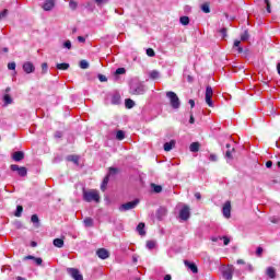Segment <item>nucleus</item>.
Returning a JSON list of instances; mask_svg holds the SVG:
<instances>
[{"label": "nucleus", "mask_w": 280, "mask_h": 280, "mask_svg": "<svg viewBox=\"0 0 280 280\" xmlns=\"http://www.w3.org/2000/svg\"><path fill=\"white\" fill-rule=\"evenodd\" d=\"M245 270H248L249 272H253V265L247 264V265L245 266Z\"/></svg>", "instance_id": "55"}, {"label": "nucleus", "mask_w": 280, "mask_h": 280, "mask_svg": "<svg viewBox=\"0 0 280 280\" xmlns=\"http://www.w3.org/2000/svg\"><path fill=\"white\" fill-rule=\"evenodd\" d=\"M106 1H108V0H95L97 5H102V3H106Z\"/></svg>", "instance_id": "57"}, {"label": "nucleus", "mask_w": 280, "mask_h": 280, "mask_svg": "<svg viewBox=\"0 0 280 280\" xmlns=\"http://www.w3.org/2000/svg\"><path fill=\"white\" fill-rule=\"evenodd\" d=\"M188 104L191 106V108H194V106H196V102L194 100H189Z\"/></svg>", "instance_id": "58"}, {"label": "nucleus", "mask_w": 280, "mask_h": 280, "mask_svg": "<svg viewBox=\"0 0 280 280\" xmlns=\"http://www.w3.org/2000/svg\"><path fill=\"white\" fill-rule=\"evenodd\" d=\"M176 148V140H171L170 142L164 143V151L171 152V150H174Z\"/></svg>", "instance_id": "17"}, {"label": "nucleus", "mask_w": 280, "mask_h": 280, "mask_svg": "<svg viewBox=\"0 0 280 280\" xmlns=\"http://www.w3.org/2000/svg\"><path fill=\"white\" fill-rule=\"evenodd\" d=\"M147 56H149V58H154L156 56V54L154 52V49L148 48Z\"/></svg>", "instance_id": "41"}, {"label": "nucleus", "mask_w": 280, "mask_h": 280, "mask_svg": "<svg viewBox=\"0 0 280 280\" xmlns=\"http://www.w3.org/2000/svg\"><path fill=\"white\" fill-rule=\"evenodd\" d=\"M256 255H257V257H261V255H264V248L262 247H257Z\"/></svg>", "instance_id": "45"}, {"label": "nucleus", "mask_w": 280, "mask_h": 280, "mask_svg": "<svg viewBox=\"0 0 280 280\" xmlns=\"http://www.w3.org/2000/svg\"><path fill=\"white\" fill-rule=\"evenodd\" d=\"M96 255H97V257H100V259H108L110 257V253L107 252L106 248L97 249Z\"/></svg>", "instance_id": "12"}, {"label": "nucleus", "mask_w": 280, "mask_h": 280, "mask_svg": "<svg viewBox=\"0 0 280 280\" xmlns=\"http://www.w3.org/2000/svg\"><path fill=\"white\" fill-rule=\"evenodd\" d=\"M137 205H139V199H135L133 201H129V202L122 203L119 207V211H121V212L130 211V210L135 209V207H137Z\"/></svg>", "instance_id": "4"}, {"label": "nucleus", "mask_w": 280, "mask_h": 280, "mask_svg": "<svg viewBox=\"0 0 280 280\" xmlns=\"http://www.w3.org/2000/svg\"><path fill=\"white\" fill-rule=\"evenodd\" d=\"M119 174V168L117 167H109L108 173L106 176H108V179L110 180L112 176H117Z\"/></svg>", "instance_id": "21"}, {"label": "nucleus", "mask_w": 280, "mask_h": 280, "mask_svg": "<svg viewBox=\"0 0 280 280\" xmlns=\"http://www.w3.org/2000/svg\"><path fill=\"white\" fill-rule=\"evenodd\" d=\"M266 167H268V168L272 167V161H267L266 162Z\"/></svg>", "instance_id": "59"}, {"label": "nucleus", "mask_w": 280, "mask_h": 280, "mask_svg": "<svg viewBox=\"0 0 280 280\" xmlns=\"http://www.w3.org/2000/svg\"><path fill=\"white\" fill-rule=\"evenodd\" d=\"M5 16H8V10L7 9H4L2 12H0V21L2 19H5Z\"/></svg>", "instance_id": "50"}, {"label": "nucleus", "mask_w": 280, "mask_h": 280, "mask_svg": "<svg viewBox=\"0 0 280 280\" xmlns=\"http://www.w3.org/2000/svg\"><path fill=\"white\" fill-rule=\"evenodd\" d=\"M57 69H59L60 71H67V69H69V63H57Z\"/></svg>", "instance_id": "32"}, {"label": "nucleus", "mask_w": 280, "mask_h": 280, "mask_svg": "<svg viewBox=\"0 0 280 280\" xmlns=\"http://www.w3.org/2000/svg\"><path fill=\"white\" fill-rule=\"evenodd\" d=\"M55 137H56L57 139H60V137H62V133H61L60 131H57L56 135H55Z\"/></svg>", "instance_id": "61"}, {"label": "nucleus", "mask_w": 280, "mask_h": 280, "mask_svg": "<svg viewBox=\"0 0 280 280\" xmlns=\"http://www.w3.org/2000/svg\"><path fill=\"white\" fill-rule=\"evenodd\" d=\"M110 179L108 178V176H105L104 177V179H103V183H102V185H101V189L103 190V191H106V187L108 186V182H109Z\"/></svg>", "instance_id": "28"}, {"label": "nucleus", "mask_w": 280, "mask_h": 280, "mask_svg": "<svg viewBox=\"0 0 280 280\" xmlns=\"http://www.w3.org/2000/svg\"><path fill=\"white\" fill-rule=\"evenodd\" d=\"M184 265L186 266V268L191 270L194 275H198V266H196L194 262L189 260H184Z\"/></svg>", "instance_id": "14"}, {"label": "nucleus", "mask_w": 280, "mask_h": 280, "mask_svg": "<svg viewBox=\"0 0 280 280\" xmlns=\"http://www.w3.org/2000/svg\"><path fill=\"white\" fill-rule=\"evenodd\" d=\"M189 215H191L189 211V206H184L179 211V218L180 220L187 221L189 220Z\"/></svg>", "instance_id": "9"}, {"label": "nucleus", "mask_w": 280, "mask_h": 280, "mask_svg": "<svg viewBox=\"0 0 280 280\" xmlns=\"http://www.w3.org/2000/svg\"><path fill=\"white\" fill-rule=\"evenodd\" d=\"M8 69H9L10 71H14V69H16V63H15V62H10V63H8Z\"/></svg>", "instance_id": "46"}, {"label": "nucleus", "mask_w": 280, "mask_h": 280, "mask_svg": "<svg viewBox=\"0 0 280 280\" xmlns=\"http://www.w3.org/2000/svg\"><path fill=\"white\" fill-rule=\"evenodd\" d=\"M145 223L141 222L138 224L137 226V231L139 233V235H145Z\"/></svg>", "instance_id": "24"}, {"label": "nucleus", "mask_w": 280, "mask_h": 280, "mask_svg": "<svg viewBox=\"0 0 280 280\" xmlns=\"http://www.w3.org/2000/svg\"><path fill=\"white\" fill-rule=\"evenodd\" d=\"M115 73L116 75H124V73H126V68H118Z\"/></svg>", "instance_id": "43"}, {"label": "nucleus", "mask_w": 280, "mask_h": 280, "mask_svg": "<svg viewBox=\"0 0 280 280\" xmlns=\"http://www.w3.org/2000/svg\"><path fill=\"white\" fill-rule=\"evenodd\" d=\"M236 264H238V265H244V264H246V261H244V259H238V260L236 261Z\"/></svg>", "instance_id": "62"}, {"label": "nucleus", "mask_w": 280, "mask_h": 280, "mask_svg": "<svg viewBox=\"0 0 280 280\" xmlns=\"http://www.w3.org/2000/svg\"><path fill=\"white\" fill-rule=\"evenodd\" d=\"M63 47H65V49H71V40H66L63 43Z\"/></svg>", "instance_id": "51"}, {"label": "nucleus", "mask_w": 280, "mask_h": 280, "mask_svg": "<svg viewBox=\"0 0 280 280\" xmlns=\"http://www.w3.org/2000/svg\"><path fill=\"white\" fill-rule=\"evenodd\" d=\"M56 7V0H46L42 5L45 12H51V9Z\"/></svg>", "instance_id": "10"}, {"label": "nucleus", "mask_w": 280, "mask_h": 280, "mask_svg": "<svg viewBox=\"0 0 280 280\" xmlns=\"http://www.w3.org/2000/svg\"><path fill=\"white\" fill-rule=\"evenodd\" d=\"M165 215H167V208L161 207V208L156 211V218H158V220H163V219L165 218Z\"/></svg>", "instance_id": "16"}, {"label": "nucleus", "mask_w": 280, "mask_h": 280, "mask_svg": "<svg viewBox=\"0 0 280 280\" xmlns=\"http://www.w3.org/2000/svg\"><path fill=\"white\" fill-rule=\"evenodd\" d=\"M222 213H223L224 218H226V219L231 218V201H226L223 205Z\"/></svg>", "instance_id": "11"}, {"label": "nucleus", "mask_w": 280, "mask_h": 280, "mask_svg": "<svg viewBox=\"0 0 280 280\" xmlns=\"http://www.w3.org/2000/svg\"><path fill=\"white\" fill-rule=\"evenodd\" d=\"M10 167L12 172H18L19 176H27V168L25 166L12 164Z\"/></svg>", "instance_id": "8"}, {"label": "nucleus", "mask_w": 280, "mask_h": 280, "mask_svg": "<svg viewBox=\"0 0 280 280\" xmlns=\"http://www.w3.org/2000/svg\"><path fill=\"white\" fill-rule=\"evenodd\" d=\"M233 272H235V267H233V265H228V267L222 271L223 279L233 280Z\"/></svg>", "instance_id": "5"}, {"label": "nucleus", "mask_w": 280, "mask_h": 280, "mask_svg": "<svg viewBox=\"0 0 280 280\" xmlns=\"http://www.w3.org/2000/svg\"><path fill=\"white\" fill-rule=\"evenodd\" d=\"M21 213H23V206H18L15 211V218H21Z\"/></svg>", "instance_id": "39"}, {"label": "nucleus", "mask_w": 280, "mask_h": 280, "mask_svg": "<svg viewBox=\"0 0 280 280\" xmlns=\"http://www.w3.org/2000/svg\"><path fill=\"white\" fill-rule=\"evenodd\" d=\"M219 240H223L224 246H229V244H231V238L229 236H219Z\"/></svg>", "instance_id": "35"}, {"label": "nucleus", "mask_w": 280, "mask_h": 280, "mask_svg": "<svg viewBox=\"0 0 280 280\" xmlns=\"http://www.w3.org/2000/svg\"><path fill=\"white\" fill-rule=\"evenodd\" d=\"M83 224H84L85 229H91V228L94 226L95 221L93 220V218L86 217V218L83 220Z\"/></svg>", "instance_id": "18"}, {"label": "nucleus", "mask_w": 280, "mask_h": 280, "mask_svg": "<svg viewBox=\"0 0 280 280\" xmlns=\"http://www.w3.org/2000/svg\"><path fill=\"white\" fill-rule=\"evenodd\" d=\"M79 43H86V38L79 36L78 37Z\"/></svg>", "instance_id": "56"}, {"label": "nucleus", "mask_w": 280, "mask_h": 280, "mask_svg": "<svg viewBox=\"0 0 280 280\" xmlns=\"http://www.w3.org/2000/svg\"><path fill=\"white\" fill-rule=\"evenodd\" d=\"M220 34H222V38H226V28L225 27L221 28Z\"/></svg>", "instance_id": "54"}, {"label": "nucleus", "mask_w": 280, "mask_h": 280, "mask_svg": "<svg viewBox=\"0 0 280 280\" xmlns=\"http://www.w3.org/2000/svg\"><path fill=\"white\" fill-rule=\"evenodd\" d=\"M233 152H235V149H232V151L231 150L226 151L225 159H228L229 161H233Z\"/></svg>", "instance_id": "34"}, {"label": "nucleus", "mask_w": 280, "mask_h": 280, "mask_svg": "<svg viewBox=\"0 0 280 280\" xmlns=\"http://www.w3.org/2000/svg\"><path fill=\"white\" fill-rule=\"evenodd\" d=\"M179 22L182 23V25H189V16H182L179 19Z\"/></svg>", "instance_id": "38"}, {"label": "nucleus", "mask_w": 280, "mask_h": 280, "mask_svg": "<svg viewBox=\"0 0 280 280\" xmlns=\"http://www.w3.org/2000/svg\"><path fill=\"white\" fill-rule=\"evenodd\" d=\"M194 122H195L194 115H190L189 124H194Z\"/></svg>", "instance_id": "64"}, {"label": "nucleus", "mask_w": 280, "mask_h": 280, "mask_svg": "<svg viewBox=\"0 0 280 280\" xmlns=\"http://www.w3.org/2000/svg\"><path fill=\"white\" fill-rule=\"evenodd\" d=\"M131 95H143L145 93V85L141 83H136L130 86Z\"/></svg>", "instance_id": "3"}, {"label": "nucleus", "mask_w": 280, "mask_h": 280, "mask_svg": "<svg viewBox=\"0 0 280 280\" xmlns=\"http://www.w3.org/2000/svg\"><path fill=\"white\" fill-rule=\"evenodd\" d=\"M201 10H202V12H205V14H209V12H211V9L209 8L208 2H206L201 5Z\"/></svg>", "instance_id": "33"}, {"label": "nucleus", "mask_w": 280, "mask_h": 280, "mask_svg": "<svg viewBox=\"0 0 280 280\" xmlns=\"http://www.w3.org/2000/svg\"><path fill=\"white\" fill-rule=\"evenodd\" d=\"M151 187L155 194H161V191H163V187H161V185L152 184Z\"/></svg>", "instance_id": "30"}, {"label": "nucleus", "mask_w": 280, "mask_h": 280, "mask_svg": "<svg viewBox=\"0 0 280 280\" xmlns=\"http://www.w3.org/2000/svg\"><path fill=\"white\" fill-rule=\"evenodd\" d=\"M4 102H5V104H12V97H10V95L5 94Z\"/></svg>", "instance_id": "49"}, {"label": "nucleus", "mask_w": 280, "mask_h": 280, "mask_svg": "<svg viewBox=\"0 0 280 280\" xmlns=\"http://www.w3.org/2000/svg\"><path fill=\"white\" fill-rule=\"evenodd\" d=\"M195 198H197V200H200V198H202V196L200 195V192H196Z\"/></svg>", "instance_id": "60"}, {"label": "nucleus", "mask_w": 280, "mask_h": 280, "mask_svg": "<svg viewBox=\"0 0 280 280\" xmlns=\"http://www.w3.org/2000/svg\"><path fill=\"white\" fill-rule=\"evenodd\" d=\"M166 97L170 100V105L175 110H178V108H180V98H178V95L175 92L173 91L166 92Z\"/></svg>", "instance_id": "2"}, {"label": "nucleus", "mask_w": 280, "mask_h": 280, "mask_svg": "<svg viewBox=\"0 0 280 280\" xmlns=\"http://www.w3.org/2000/svg\"><path fill=\"white\" fill-rule=\"evenodd\" d=\"M67 161H70L71 163H75V165H78V163L80 162V158L78 155H68Z\"/></svg>", "instance_id": "26"}, {"label": "nucleus", "mask_w": 280, "mask_h": 280, "mask_svg": "<svg viewBox=\"0 0 280 280\" xmlns=\"http://www.w3.org/2000/svg\"><path fill=\"white\" fill-rule=\"evenodd\" d=\"M149 78L151 80H159V78H161V72H159L158 70H152L150 73H149Z\"/></svg>", "instance_id": "23"}, {"label": "nucleus", "mask_w": 280, "mask_h": 280, "mask_svg": "<svg viewBox=\"0 0 280 280\" xmlns=\"http://www.w3.org/2000/svg\"><path fill=\"white\" fill-rule=\"evenodd\" d=\"M98 80H100V82H107L108 81V79L104 74H100Z\"/></svg>", "instance_id": "53"}, {"label": "nucleus", "mask_w": 280, "mask_h": 280, "mask_svg": "<svg viewBox=\"0 0 280 280\" xmlns=\"http://www.w3.org/2000/svg\"><path fill=\"white\" fill-rule=\"evenodd\" d=\"M80 69H89V61L86 60H81L79 63Z\"/></svg>", "instance_id": "36"}, {"label": "nucleus", "mask_w": 280, "mask_h": 280, "mask_svg": "<svg viewBox=\"0 0 280 280\" xmlns=\"http://www.w3.org/2000/svg\"><path fill=\"white\" fill-rule=\"evenodd\" d=\"M28 259H32L33 261H35L36 266H43V258H36L32 255L24 257V261H27Z\"/></svg>", "instance_id": "19"}, {"label": "nucleus", "mask_w": 280, "mask_h": 280, "mask_svg": "<svg viewBox=\"0 0 280 280\" xmlns=\"http://www.w3.org/2000/svg\"><path fill=\"white\" fill-rule=\"evenodd\" d=\"M164 280H172V276L171 275L164 276Z\"/></svg>", "instance_id": "63"}, {"label": "nucleus", "mask_w": 280, "mask_h": 280, "mask_svg": "<svg viewBox=\"0 0 280 280\" xmlns=\"http://www.w3.org/2000/svg\"><path fill=\"white\" fill-rule=\"evenodd\" d=\"M100 192L95 189L86 190L83 189V200L85 202H100Z\"/></svg>", "instance_id": "1"}, {"label": "nucleus", "mask_w": 280, "mask_h": 280, "mask_svg": "<svg viewBox=\"0 0 280 280\" xmlns=\"http://www.w3.org/2000/svg\"><path fill=\"white\" fill-rule=\"evenodd\" d=\"M265 4L267 5V12L268 14H270V12H272V10L270 9V0H264Z\"/></svg>", "instance_id": "47"}, {"label": "nucleus", "mask_w": 280, "mask_h": 280, "mask_svg": "<svg viewBox=\"0 0 280 280\" xmlns=\"http://www.w3.org/2000/svg\"><path fill=\"white\" fill-rule=\"evenodd\" d=\"M23 159H25V153H23L22 151H16L13 153V161H23Z\"/></svg>", "instance_id": "20"}, {"label": "nucleus", "mask_w": 280, "mask_h": 280, "mask_svg": "<svg viewBox=\"0 0 280 280\" xmlns=\"http://www.w3.org/2000/svg\"><path fill=\"white\" fill-rule=\"evenodd\" d=\"M250 38V35L248 34V31H244V33L241 35V40L246 42Z\"/></svg>", "instance_id": "37"}, {"label": "nucleus", "mask_w": 280, "mask_h": 280, "mask_svg": "<svg viewBox=\"0 0 280 280\" xmlns=\"http://www.w3.org/2000/svg\"><path fill=\"white\" fill-rule=\"evenodd\" d=\"M69 7L71 10H75L78 8V3L75 1H70Z\"/></svg>", "instance_id": "52"}, {"label": "nucleus", "mask_w": 280, "mask_h": 280, "mask_svg": "<svg viewBox=\"0 0 280 280\" xmlns=\"http://www.w3.org/2000/svg\"><path fill=\"white\" fill-rule=\"evenodd\" d=\"M47 69H49L47 63L46 62L42 63V73H47Z\"/></svg>", "instance_id": "48"}, {"label": "nucleus", "mask_w": 280, "mask_h": 280, "mask_svg": "<svg viewBox=\"0 0 280 280\" xmlns=\"http://www.w3.org/2000/svg\"><path fill=\"white\" fill-rule=\"evenodd\" d=\"M213 97V89L211 85H208L206 88V104L210 106V108H213V101L211 100Z\"/></svg>", "instance_id": "6"}, {"label": "nucleus", "mask_w": 280, "mask_h": 280, "mask_svg": "<svg viewBox=\"0 0 280 280\" xmlns=\"http://www.w3.org/2000/svg\"><path fill=\"white\" fill-rule=\"evenodd\" d=\"M190 152H198L200 150V143L199 142H192L189 147Z\"/></svg>", "instance_id": "25"}, {"label": "nucleus", "mask_w": 280, "mask_h": 280, "mask_svg": "<svg viewBox=\"0 0 280 280\" xmlns=\"http://www.w3.org/2000/svg\"><path fill=\"white\" fill-rule=\"evenodd\" d=\"M67 272L68 275H70V277H72L74 280H84V277L82 276V273H80L79 269L75 268H67Z\"/></svg>", "instance_id": "7"}, {"label": "nucleus", "mask_w": 280, "mask_h": 280, "mask_svg": "<svg viewBox=\"0 0 280 280\" xmlns=\"http://www.w3.org/2000/svg\"><path fill=\"white\" fill-rule=\"evenodd\" d=\"M31 222H33V224H38V222H39L38 215L37 214H33L31 217Z\"/></svg>", "instance_id": "42"}, {"label": "nucleus", "mask_w": 280, "mask_h": 280, "mask_svg": "<svg viewBox=\"0 0 280 280\" xmlns=\"http://www.w3.org/2000/svg\"><path fill=\"white\" fill-rule=\"evenodd\" d=\"M242 44V42H240V39H235L234 40V48H237L238 54H242V51H244V48H242L240 45Z\"/></svg>", "instance_id": "31"}, {"label": "nucleus", "mask_w": 280, "mask_h": 280, "mask_svg": "<svg viewBox=\"0 0 280 280\" xmlns=\"http://www.w3.org/2000/svg\"><path fill=\"white\" fill-rule=\"evenodd\" d=\"M23 71H25L26 73H34V71H36V68L34 67V63L26 61L23 65Z\"/></svg>", "instance_id": "13"}, {"label": "nucleus", "mask_w": 280, "mask_h": 280, "mask_svg": "<svg viewBox=\"0 0 280 280\" xmlns=\"http://www.w3.org/2000/svg\"><path fill=\"white\" fill-rule=\"evenodd\" d=\"M209 161H212L213 163H215L218 161V155L215 153H211L209 156Z\"/></svg>", "instance_id": "44"}, {"label": "nucleus", "mask_w": 280, "mask_h": 280, "mask_svg": "<svg viewBox=\"0 0 280 280\" xmlns=\"http://www.w3.org/2000/svg\"><path fill=\"white\" fill-rule=\"evenodd\" d=\"M116 139L118 141H124V139H126V133L122 130H118L116 133Z\"/></svg>", "instance_id": "27"}, {"label": "nucleus", "mask_w": 280, "mask_h": 280, "mask_svg": "<svg viewBox=\"0 0 280 280\" xmlns=\"http://www.w3.org/2000/svg\"><path fill=\"white\" fill-rule=\"evenodd\" d=\"M54 246H56V248H62V246H65V240L62 238H55L52 241Z\"/></svg>", "instance_id": "22"}, {"label": "nucleus", "mask_w": 280, "mask_h": 280, "mask_svg": "<svg viewBox=\"0 0 280 280\" xmlns=\"http://www.w3.org/2000/svg\"><path fill=\"white\" fill-rule=\"evenodd\" d=\"M125 106L126 108H135V101H132L131 98H127L125 101Z\"/></svg>", "instance_id": "29"}, {"label": "nucleus", "mask_w": 280, "mask_h": 280, "mask_svg": "<svg viewBox=\"0 0 280 280\" xmlns=\"http://www.w3.org/2000/svg\"><path fill=\"white\" fill-rule=\"evenodd\" d=\"M266 275L269 279H277V269H275V267H268L266 269Z\"/></svg>", "instance_id": "15"}, {"label": "nucleus", "mask_w": 280, "mask_h": 280, "mask_svg": "<svg viewBox=\"0 0 280 280\" xmlns=\"http://www.w3.org/2000/svg\"><path fill=\"white\" fill-rule=\"evenodd\" d=\"M155 246H156V243L154 241L147 242V248H149V250H152Z\"/></svg>", "instance_id": "40"}]
</instances>
